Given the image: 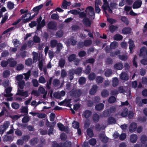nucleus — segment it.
<instances>
[{"label": "nucleus", "instance_id": "obj_35", "mask_svg": "<svg viewBox=\"0 0 147 147\" xmlns=\"http://www.w3.org/2000/svg\"><path fill=\"white\" fill-rule=\"evenodd\" d=\"M116 122V121L115 119L112 117H109L108 121V123L109 124L115 123Z\"/></svg>", "mask_w": 147, "mask_h": 147}, {"label": "nucleus", "instance_id": "obj_28", "mask_svg": "<svg viewBox=\"0 0 147 147\" xmlns=\"http://www.w3.org/2000/svg\"><path fill=\"white\" fill-rule=\"evenodd\" d=\"M119 84V80L117 78H114L113 79L112 85L114 87L117 86Z\"/></svg>", "mask_w": 147, "mask_h": 147}, {"label": "nucleus", "instance_id": "obj_19", "mask_svg": "<svg viewBox=\"0 0 147 147\" xmlns=\"http://www.w3.org/2000/svg\"><path fill=\"white\" fill-rule=\"evenodd\" d=\"M8 64L9 66L11 67H14L17 64L16 61L13 59H10L8 60Z\"/></svg>", "mask_w": 147, "mask_h": 147}, {"label": "nucleus", "instance_id": "obj_40", "mask_svg": "<svg viewBox=\"0 0 147 147\" xmlns=\"http://www.w3.org/2000/svg\"><path fill=\"white\" fill-rule=\"evenodd\" d=\"M114 39L117 40H121L123 38L122 36L119 34H116L114 37Z\"/></svg>", "mask_w": 147, "mask_h": 147}, {"label": "nucleus", "instance_id": "obj_21", "mask_svg": "<svg viewBox=\"0 0 147 147\" xmlns=\"http://www.w3.org/2000/svg\"><path fill=\"white\" fill-rule=\"evenodd\" d=\"M113 74V72L111 69H106L105 75L107 77H109L111 76Z\"/></svg>", "mask_w": 147, "mask_h": 147}, {"label": "nucleus", "instance_id": "obj_56", "mask_svg": "<svg viewBox=\"0 0 147 147\" xmlns=\"http://www.w3.org/2000/svg\"><path fill=\"white\" fill-rule=\"evenodd\" d=\"M62 147H71V142L69 141H66L62 146Z\"/></svg>", "mask_w": 147, "mask_h": 147}, {"label": "nucleus", "instance_id": "obj_30", "mask_svg": "<svg viewBox=\"0 0 147 147\" xmlns=\"http://www.w3.org/2000/svg\"><path fill=\"white\" fill-rule=\"evenodd\" d=\"M31 71L29 70L27 73L23 74V75H24L25 76L24 79L26 81L28 80L30 76Z\"/></svg>", "mask_w": 147, "mask_h": 147}, {"label": "nucleus", "instance_id": "obj_33", "mask_svg": "<svg viewBox=\"0 0 147 147\" xmlns=\"http://www.w3.org/2000/svg\"><path fill=\"white\" fill-rule=\"evenodd\" d=\"M118 46V43L115 41L113 42L111 44L110 47L112 49H115L117 48Z\"/></svg>", "mask_w": 147, "mask_h": 147}, {"label": "nucleus", "instance_id": "obj_31", "mask_svg": "<svg viewBox=\"0 0 147 147\" xmlns=\"http://www.w3.org/2000/svg\"><path fill=\"white\" fill-rule=\"evenodd\" d=\"M21 111V112L24 113H28V106H22L21 107L20 109Z\"/></svg>", "mask_w": 147, "mask_h": 147}, {"label": "nucleus", "instance_id": "obj_32", "mask_svg": "<svg viewBox=\"0 0 147 147\" xmlns=\"http://www.w3.org/2000/svg\"><path fill=\"white\" fill-rule=\"evenodd\" d=\"M101 96L103 97H106L109 95L108 91L106 90H103L101 93Z\"/></svg>", "mask_w": 147, "mask_h": 147}, {"label": "nucleus", "instance_id": "obj_57", "mask_svg": "<svg viewBox=\"0 0 147 147\" xmlns=\"http://www.w3.org/2000/svg\"><path fill=\"white\" fill-rule=\"evenodd\" d=\"M13 44L15 47H18L20 45V42L17 39H15L13 40Z\"/></svg>", "mask_w": 147, "mask_h": 147}, {"label": "nucleus", "instance_id": "obj_11", "mask_svg": "<svg viewBox=\"0 0 147 147\" xmlns=\"http://www.w3.org/2000/svg\"><path fill=\"white\" fill-rule=\"evenodd\" d=\"M114 67L115 69L120 70L123 69V65L122 63L119 62L115 64L114 66Z\"/></svg>", "mask_w": 147, "mask_h": 147}, {"label": "nucleus", "instance_id": "obj_14", "mask_svg": "<svg viewBox=\"0 0 147 147\" xmlns=\"http://www.w3.org/2000/svg\"><path fill=\"white\" fill-rule=\"evenodd\" d=\"M59 130L62 131H66L67 130V127H65L61 123H59L57 124Z\"/></svg>", "mask_w": 147, "mask_h": 147}, {"label": "nucleus", "instance_id": "obj_22", "mask_svg": "<svg viewBox=\"0 0 147 147\" xmlns=\"http://www.w3.org/2000/svg\"><path fill=\"white\" fill-rule=\"evenodd\" d=\"M146 47H143L141 48L140 50L139 56H142L144 55L146 53Z\"/></svg>", "mask_w": 147, "mask_h": 147}, {"label": "nucleus", "instance_id": "obj_23", "mask_svg": "<svg viewBox=\"0 0 147 147\" xmlns=\"http://www.w3.org/2000/svg\"><path fill=\"white\" fill-rule=\"evenodd\" d=\"M104 107V105L101 103L97 104L95 107V109L97 111L102 110Z\"/></svg>", "mask_w": 147, "mask_h": 147}, {"label": "nucleus", "instance_id": "obj_20", "mask_svg": "<svg viewBox=\"0 0 147 147\" xmlns=\"http://www.w3.org/2000/svg\"><path fill=\"white\" fill-rule=\"evenodd\" d=\"M82 22L86 27H90L91 24L90 21L87 18H85L84 19L82 20Z\"/></svg>", "mask_w": 147, "mask_h": 147}, {"label": "nucleus", "instance_id": "obj_47", "mask_svg": "<svg viewBox=\"0 0 147 147\" xmlns=\"http://www.w3.org/2000/svg\"><path fill=\"white\" fill-rule=\"evenodd\" d=\"M42 7V5H40L38 6H37L35 7H34L33 9V10L34 11H36V15L38 13V12L39 10L41 9Z\"/></svg>", "mask_w": 147, "mask_h": 147}, {"label": "nucleus", "instance_id": "obj_9", "mask_svg": "<svg viewBox=\"0 0 147 147\" xmlns=\"http://www.w3.org/2000/svg\"><path fill=\"white\" fill-rule=\"evenodd\" d=\"M142 3V1L140 0H138L136 1L133 4V8L137 9L140 7L141 6Z\"/></svg>", "mask_w": 147, "mask_h": 147}, {"label": "nucleus", "instance_id": "obj_8", "mask_svg": "<svg viewBox=\"0 0 147 147\" xmlns=\"http://www.w3.org/2000/svg\"><path fill=\"white\" fill-rule=\"evenodd\" d=\"M92 43L91 40H86L84 41V43L83 44L82 42H80L78 44V46L80 47H83V45L86 46H87L90 45Z\"/></svg>", "mask_w": 147, "mask_h": 147}, {"label": "nucleus", "instance_id": "obj_48", "mask_svg": "<svg viewBox=\"0 0 147 147\" xmlns=\"http://www.w3.org/2000/svg\"><path fill=\"white\" fill-rule=\"evenodd\" d=\"M10 74V71L7 70L5 71L3 73V76L4 78H6L9 76Z\"/></svg>", "mask_w": 147, "mask_h": 147}, {"label": "nucleus", "instance_id": "obj_5", "mask_svg": "<svg viewBox=\"0 0 147 147\" xmlns=\"http://www.w3.org/2000/svg\"><path fill=\"white\" fill-rule=\"evenodd\" d=\"M57 23L54 22H51L48 24V28L50 29L56 30L57 29Z\"/></svg>", "mask_w": 147, "mask_h": 147}, {"label": "nucleus", "instance_id": "obj_36", "mask_svg": "<svg viewBox=\"0 0 147 147\" xmlns=\"http://www.w3.org/2000/svg\"><path fill=\"white\" fill-rule=\"evenodd\" d=\"M65 63V61L64 59H61L59 60V65L60 67H63L64 66Z\"/></svg>", "mask_w": 147, "mask_h": 147}, {"label": "nucleus", "instance_id": "obj_59", "mask_svg": "<svg viewBox=\"0 0 147 147\" xmlns=\"http://www.w3.org/2000/svg\"><path fill=\"white\" fill-rule=\"evenodd\" d=\"M88 135L90 137H92L93 135V134L92 130L90 129H88L87 131Z\"/></svg>", "mask_w": 147, "mask_h": 147}, {"label": "nucleus", "instance_id": "obj_17", "mask_svg": "<svg viewBox=\"0 0 147 147\" xmlns=\"http://www.w3.org/2000/svg\"><path fill=\"white\" fill-rule=\"evenodd\" d=\"M121 79L123 80H127L128 79V76L125 72H122L120 75Z\"/></svg>", "mask_w": 147, "mask_h": 147}, {"label": "nucleus", "instance_id": "obj_3", "mask_svg": "<svg viewBox=\"0 0 147 147\" xmlns=\"http://www.w3.org/2000/svg\"><path fill=\"white\" fill-rule=\"evenodd\" d=\"M85 11L88 13V14L90 16H93V19H94L95 13L94 12V9L93 7L91 6L88 7L86 8Z\"/></svg>", "mask_w": 147, "mask_h": 147}, {"label": "nucleus", "instance_id": "obj_25", "mask_svg": "<svg viewBox=\"0 0 147 147\" xmlns=\"http://www.w3.org/2000/svg\"><path fill=\"white\" fill-rule=\"evenodd\" d=\"M70 2H67L66 0H64L63 2L61 7L64 9H67V6L70 5Z\"/></svg>", "mask_w": 147, "mask_h": 147}, {"label": "nucleus", "instance_id": "obj_41", "mask_svg": "<svg viewBox=\"0 0 147 147\" xmlns=\"http://www.w3.org/2000/svg\"><path fill=\"white\" fill-rule=\"evenodd\" d=\"M38 142V140L37 138H33L31 139L30 142V144L34 145L36 144Z\"/></svg>", "mask_w": 147, "mask_h": 147}, {"label": "nucleus", "instance_id": "obj_7", "mask_svg": "<svg viewBox=\"0 0 147 147\" xmlns=\"http://www.w3.org/2000/svg\"><path fill=\"white\" fill-rule=\"evenodd\" d=\"M138 138V137L137 135L132 134L130 136L129 140L131 142L134 143L136 142Z\"/></svg>", "mask_w": 147, "mask_h": 147}, {"label": "nucleus", "instance_id": "obj_52", "mask_svg": "<svg viewBox=\"0 0 147 147\" xmlns=\"http://www.w3.org/2000/svg\"><path fill=\"white\" fill-rule=\"evenodd\" d=\"M99 116L97 114H94L93 119L94 121L96 122L98 121L99 120Z\"/></svg>", "mask_w": 147, "mask_h": 147}, {"label": "nucleus", "instance_id": "obj_55", "mask_svg": "<svg viewBox=\"0 0 147 147\" xmlns=\"http://www.w3.org/2000/svg\"><path fill=\"white\" fill-rule=\"evenodd\" d=\"M45 24V22L44 20H43L41 23H40L38 24L37 26L38 29H40L42 27L44 26Z\"/></svg>", "mask_w": 147, "mask_h": 147}, {"label": "nucleus", "instance_id": "obj_38", "mask_svg": "<svg viewBox=\"0 0 147 147\" xmlns=\"http://www.w3.org/2000/svg\"><path fill=\"white\" fill-rule=\"evenodd\" d=\"M103 80V78L100 76H97L96 78V82L98 83H102Z\"/></svg>", "mask_w": 147, "mask_h": 147}, {"label": "nucleus", "instance_id": "obj_26", "mask_svg": "<svg viewBox=\"0 0 147 147\" xmlns=\"http://www.w3.org/2000/svg\"><path fill=\"white\" fill-rule=\"evenodd\" d=\"M103 1L104 4L102 6V8L104 11H106V9H107V8L109 7V3L107 0H103Z\"/></svg>", "mask_w": 147, "mask_h": 147}, {"label": "nucleus", "instance_id": "obj_39", "mask_svg": "<svg viewBox=\"0 0 147 147\" xmlns=\"http://www.w3.org/2000/svg\"><path fill=\"white\" fill-rule=\"evenodd\" d=\"M24 68V65L22 64H19L17 65L16 69L17 70L20 71L22 70Z\"/></svg>", "mask_w": 147, "mask_h": 147}, {"label": "nucleus", "instance_id": "obj_34", "mask_svg": "<svg viewBox=\"0 0 147 147\" xmlns=\"http://www.w3.org/2000/svg\"><path fill=\"white\" fill-rule=\"evenodd\" d=\"M57 41L55 40H53L51 41L50 44L51 48L55 47L57 44Z\"/></svg>", "mask_w": 147, "mask_h": 147}, {"label": "nucleus", "instance_id": "obj_44", "mask_svg": "<svg viewBox=\"0 0 147 147\" xmlns=\"http://www.w3.org/2000/svg\"><path fill=\"white\" fill-rule=\"evenodd\" d=\"M23 78L24 76L23 75V74L18 75L15 77L16 80L19 81V82L22 81V80L23 79Z\"/></svg>", "mask_w": 147, "mask_h": 147}, {"label": "nucleus", "instance_id": "obj_15", "mask_svg": "<svg viewBox=\"0 0 147 147\" xmlns=\"http://www.w3.org/2000/svg\"><path fill=\"white\" fill-rule=\"evenodd\" d=\"M92 114V112L89 110H86L83 112V115L85 118H87L90 117Z\"/></svg>", "mask_w": 147, "mask_h": 147}, {"label": "nucleus", "instance_id": "obj_54", "mask_svg": "<svg viewBox=\"0 0 147 147\" xmlns=\"http://www.w3.org/2000/svg\"><path fill=\"white\" fill-rule=\"evenodd\" d=\"M7 7L9 9H11L13 8L14 4L11 2H9L7 4Z\"/></svg>", "mask_w": 147, "mask_h": 147}, {"label": "nucleus", "instance_id": "obj_12", "mask_svg": "<svg viewBox=\"0 0 147 147\" xmlns=\"http://www.w3.org/2000/svg\"><path fill=\"white\" fill-rule=\"evenodd\" d=\"M128 43L129 44V49L130 53H133V49L135 45L133 41L131 39H129Z\"/></svg>", "mask_w": 147, "mask_h": 147}, {"label": "nucleus", "instance_id": "obj_51", "mask_svg": "<svg viewBox=\"0 0 147 147\" xmlns=\"http://www.w3.org/2000/svg\"><path fill=\"white\" fill-rule=\"evenodd\" d=\"M128 57L127 55H121L119 56V58L121 60L125 61L128 59Z\"/></svg>", "mask_w": 147, "mask_h": 147}, {"label": "nucleus", "instance_id": "obj_27", "mask_svg": "<svg viewBox=\"0 0 147 147\" xmlns=\"http://www.w3.org/2000/svg\"><path fill=\"white\" fill-rule=\"evenodd\" d=\"M131 29L129 28H125L122 30V33L124 34H127L131 32Z\"/></svg>", "mask_w": 147, "mask_h": 147}, {"label": "nucleus", "instance_id": "obj_29", "mask_svg": "<svg viewBox=\"0 0 147 147\" xmlns=\"http://www.w3.org/2000/svg\"><path fill=\"white\" fill-rule=\"evenodd\" d=\"M70 100L69 99H68L67 100L64 101L63 102H59V105H64V104L66 103V105L67 106L70 107L71 106V105L70 104Z\"/></svg>", "mask_w": 147, "mask_h": 147}, {"label": "nucleus", "instance_id": "obj_10", "mask_svg": "<svg viewBox=\"0 0 147 147\" xmlns=\"http://www.w3.org/2000/svg\"><path fill=\"white\" fill-rule=\"evenodd\" d=\"M76 40L73 37L70 38L67 41V43L69 45H76Z\"/></svg>", "mask_w": 147, "mask_h": 147}, {"label": "nucleus", "instance_id": "obj_43", "mask_svg": "<svg viewBox=\"0 0 147 147\" xmlns=\"http://www.w3.org/2000/svg\"><path fill=\"white\" fill-rule=\"evenodd\" d=\"M95 75L94 73H91L89 75L88 78L89 80H92L95 79Z\"/></svg>", "mask_w": 147, "mask_h": 147}, {"label": "nucleus", "instance_id": "obj_1", "mask_svg": "<svg viewBox=\"0 0 147 147\" xmlns=\"http://www.w3.org/2000/svg\"><path fill=\"white\" fill-rule=\"evenodd\" d=\"M32 18L31 17V14L29 13H27L22 15L21 19L23 20L24 23L27 22L31 20Z\"/></svg>", "mask_w": 147, "mask_h": 147}, {"label": "nucleus", "instance_id": "obj_4", "mask_svg": "<svg viewBox=\"0 0 147 147\" xmlns=\"http://www.w3.org/2000/svg\"><path fill=\"white\" fill-rule=\"evenodd\" d=\"M12 89V87L11 86L7 87L5 89V94H4V96L6 97H10L12 96L13 94L11 93Z\"/></svg>", "mask_w": 147, "mask_h": 147}, {"label": "nucleus", "instance_id": "obj_53", "mask_svg": "<svg viewBox=\"0 0 147 147\" xmlns=\"http://www.w3.org/2000/svg\"><path fill=\"white\" fill-rule=\"evenodd\" d=\"M76 57V55L74 54H72L70 55L68 57V60L69 61H71L74 60Z\"/></svg>", "mask_w": 147, "mask_h": 147}, {"label": "nucleus", "instance_id": "obj_61", "mask_svg": "<svg viewBox=\"0 0 147 147\" xmlns=\"http://www.w3.org/2000/svg\"><path fill=\"white\" fill-rule=\"evenodd\" d=\"M89 143L90 145H94L96 143V140L94 138H92L89 141Z\"/></svg>", "mask_w": 147, "mask_h": 147}, {"label": "nucleus", "instance_id": "obj_2", "mask_svg": "<svg viewBox=\"0 0 147 147\" xmlns=\"http://www.w3.org/2000/svg\"><path fill=\"white\" fill-rule=\"evenodd\" d=\"M16 94L17 95L20 96L26 97L28 96V91H23L22 90H20L19 89H18Z\"/></svg>", "mask_w": 147, "mask_h": 147}, {"label": "nucleus", "instance_id": "obj_49", "mask_svg": "<svg viewBox=\"0 0 147 147\" xmlns=\"http://www.w3.org/2000/svg\"><path fill=\"white\" fill-rule=\"evenodd\" d=\"M38 82L40 83L44 84L46 82V80L44 77L41 76L39 78Z\"/></svg>", "mask_w": 147, "mask_h": 147}, {"label": "nucleus", "instance_id": "obj_58", "mask_svg": "<svg viewBox=\"0 0 147 147\" xmlns=\"http://www.w3.org/2000/svg\"><path fill=\"white\" fill-rule=\"evenodd\" d=\"M86 81L85 78L82 77L79 80V82L80 84H83L85 83Z\"/></svg>", "mask_w": 147, "mask_h": 147}, {"label": "nucleus", "instance_id": "obj_50", "mask_svg": "<svg viewBox=\"0 0 147 147\" xmlns=\"http://www.w3.org/2000/svg\"><path fill=\"white\" fill-rule=\"evenodd\" d=\"M30 119V117L28 116H25L22 119V122L23 123H26L29 121Z\"/></svg>", "mask_w": 147, "mask_h": 147}, {"label": "nucleus", "instance_id": "obj_45", "mask_svg": "<svg viewBox=\"0 0 147 147\" xmlns=\"http://www.w3.org/2000/svg\"><path fill=\"white\" fill-rule=\"evenodd\" d=\"M147 140V137L145 135H142L141 138V141L142 143H145Z\"/></svg>", "mask_w": 147, "mask_h": 147}, {"label": "nucleus", "instance_id": "obj_37", "mask_svg": "<svg viewBox=\"0 0 147 147\" xmlns=\"http://www.w3.org/2000/svg\"><path fill=\"white\" fill-rule=\"evenodd\" d=\"M128 114V109H124L121 112L120 115L122 117H125L127 116Z\"/></svg>", "mask_w": 147, "mask_h": 147}, {"label": "nucleus", "instance_id": "obj_46", "mask_svg": "<svg viewBox=\"0 0 147 147\" xmlns=\"http://www.w3.org/2000/svg\"><path fill=\"white\" fill-rule=\"evenodd\" d=\"M33 62H36L37 60L38 57V53L35 52H34L33 53Z\"/></svg>", "mask_w": 147, "mask_h": 147}, {"label": "nucleus", "instance_id": "obj_24", "mask_svg": "<svg viewBox=\"0 0 147 147\" xmlns=\"http://www.w3.org/2000/svg\"><path fill=\"white\" fill-rule=\"evenodd\" d=\"M63 48V46L62 45L61 43H59L57 44V50L55 53L57 54H58L59 53L61 50Z\"/></svg>", "mask_w": 147, "mask_h": 147}, {"label": "nucleus", "instance_id": "obj_42", "mask_svg": "<svg viewBox=\"0 0 147 147\" xmlns=\"http://www.w3.org/2000/svg\"><path fill=\"white\" fill-rule=\"evenodd\" d=\"M10 125V122L9 121H5L3 124L1 126L6 130Z\"/></svg>", "mask_w": 147, "mask_h": 147}, {"label": "nucleus", "instance_id": "obj_13", "mask_svg": "<svg viewBox=\"0 0 147 147\" xmlns=\"http://www.w3.org/2000/svg\"><path fill=\"white\" fill-rule=\"evenodd\" d=\"M99 137L101 140L104 143H106L108 141V138L104 134H100Z\"/></svg>", "mask_w": 147, "mask_h": 147}, {"label": "nucleus", "instance_id": "obj_63", "mask_svg": "<svg viewBox=\"0 0 147 147\" xmlns=\"http://www.w3.org/2000/svg\"><path fill=\"white\" fill-rule=\"evenodd\" d=\"M32 63V59H28L25 61V63L27 65H31Z\"/></svg>", "mask_w": 147, "mask_h": 147}, {"label": "nucleus", "instance_id": "obj_16", "mask_svg": "<svg viewBox=\"0 0 147 147\" xmlns=\"http://www.w3.org/2000/svg\"><path fill=\"white\" fill-rule=\"evenodd\" d=\"M17 83L18 85V89H19L20 90L23 89L25 85V82L24 81L22 80L18 82Z\"/></svg>", "mask_w": 147, "mask_h": 147}, {"label": "nucleus", "instance_id": "obj_64", "mask_svg": "<svg viewBox=\"0 0 147 147\" xmlns=\"http://www.w3.org/2000/svg\"><path fill=\"white\" fill-rule=\"evenodd\" d=\"M11 106L13 108L17 109L19 108V105L18 103L16 102H13Z\"/></svg>", "mask_w": 147, "mask_h": 147}, {"label": "nucleus", "instance_id": "obj_18", "mask_svg": "<svg viewBox=\"0 0 147 147\" xmlns=\"http://www.w3.org/2000/svg\"><path fill=\"white\" fill-rule=\"evenodd\" d=\"M97 86L96 85H93L92 88L90 90V94L91 95L94 94L97 91Z\"/></svg>", "mask_w": 147, "mask_h": 147}, {"label": "nucleus", "instance_id": "obj_62", "mask_svg": "<svg viewBox=\"0 0 147 147\" xmlns=\"http://www.w3.org/2000/svg\"><path fill=\"white\" fill-rule=\"evenodd\" d=\"M46 115L44 113H38L37 117L40 119H43L45 118Z\"/></svg>", "mask_w": 147, "mask_h": 147}, {"label": "nucleus", "instance_id": "obj_6", "mask_svg": "<svg viewBox=\"0 0 147 147\" xmlns=\"http://www.w3.org/2000/svg\"><path fill=\"white\" fill-rule=\"evenodd\" d=\"M137 126V124L135 123H133L130 124L129 127V131L133 133L136 130Z\"/></svg>", "mask_w": 147, "mask_h": 147}, {"label": "nucleus", "instance_id": "obj_60", "mask_svg": "<svg viewBox=\"0 0 147 147\" xmlns=\"http://www.w3.org/2000/svg\"><path fill=\"white\" fill-rule=\"evenodd\" d=\"M121 20L124 22L127 25L128 24V22L127 19L124 16H122L121 17Z\"/></svg>", "mask_w": 147, "mask_h": 147}]
</instances>
